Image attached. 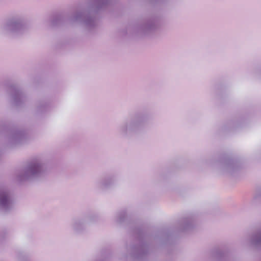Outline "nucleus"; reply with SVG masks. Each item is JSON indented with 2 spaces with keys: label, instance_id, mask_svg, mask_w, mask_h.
I'll return each mask as SVG.
<instances>
[{
  "label": "nucleus",
  "instance_id": "f257e3e1",
  "mask_svg": "<svg viewBox=\"0 0 261 261\" xmlns=\"http://www.w3.org/2000/svg\"><path fill=\"white\" fill-rule=\"evenodd\" d=\"M115 222L118 224H129L131 232L135 240L126 246L125 259L127 261H143L151 251L149 241L153 239L160 244H167L172 242L173 232L172 230L161 229L154 235L147 234L142 226L130 223L126 209L121 210L116 214Z\"/></svg>",
  "mask_w": 261,
  "mask_h": 261
},
{
  "label": "nucleus",
  "instance_id": "f03ea898",
  "mask_svg": "<svg viewBox=\"0 0 261 261\" xmlns=\"http://www.w3.org/2000/svg\"><path fill=\"white\" fill-rule=\"evenodd\" d=\"M110 2V0H90L68 17L62 14L53 16L50 20V24L58 27L69 22L77 23L90 32L94 31L98 27L99 13L107 8Z\"/></svg>",
  "mask_w": 261,
  "mask_h": 261
},
{
  "label": "nucleus",
  "instance_id": "7ed1b4c3",
  "mask_svg": "<svg viewBox=\"0 0 261 261\" xmlns=\"http://www.w3.org/2000/svg\"><path fill=\"white\" fill-rule=\"evenodd\" d=\"M49 171L47 163L40 158H34L29 161L17 174V179L20 182L36 181L43 179Z\"/></svg>",
  "mask_w": 261,
  "mask_h": 261
},
{
  "label": "nucleus",
  "instance_id": "20e7f679",
  "mask_svg": "<svg viewBox=\"0 0 261 261\" xmlns=\"http://www.w3.org/2000/svg\"><path fill=\"white\" fill-rule=\"evenodd\" d=\"M148 120V115L136 112L124 119L118 128L119 135L124 139H129L141 131Z\"/></svg>",
  "mask_w": 261,
  "mask_h": 261
},
{
  "label": "nucleus",
  "instance_id": "39448f33",
  "mask_svg": "<svg viewBox=\"0 0 261 261\" xmlns=\"http://www.w3.org/2000/svg\"><path fill=\"white\" fill-rule=\"evenodd\" d=\"M161 17L152 15L142 19L139 24L135 27V31L142 36H150L156 32L161 25Z\"/></svg>",
  "mask_w": 261,
  "mask_h": 261
},
{
  "label": "nucleus",
  "instance_id": "423d86ee",
  "mask_svg": "<svg viewBox=\"0 0 261 261\" xmlns=\"http://www.w3.org/2000/svg\"><path fill=\"white\" fill-rule=\"evenodd\" d=\"M218 164L220 171L223 174L231 176L235 175L242 168V163L240 160L233 158L228 154L221 155Z\"/></svg>",
  "mask_w": 261,
  "mask_h": 261
},
{
  "label": "nucleus",
  "instance_id": "0eeeda50",
  "mask_svg": "<svg viewBox=\"0 0 261 261\" xmlns=\"http://www.w3.org/2000/svg\"><path fill=\"white\" fill-rule=\"evenodd\" d=\"M28 28L26 20L22 16H15L8 20L3 27L5 33L12 35L22 34Z\"/></svg>",
  "mask_w": 261,
  "mask_h": 261
},
{
  "label": "nucleus",
  "instance_id": "6e6552de",
  "mask_svg": "<svg viewBox=\"0 0 261 261\" xmlns=\"http://www.w3.org/2000/svg\"><path fill=\"white\" fill-rule=\"evenodd\" d=\"M15 201L11 193L6 188H0V210L9 213L15 208Z\"/></svg>",
  "mask_w": 261,
  "mask_h": 261
},
{
  "label": "nucleus",
  "instance_id": "1a4fd4ad",
  "mask_svg": "<svg viewBox=\"0 0 261 261\" xmlns=\"http://www.w3.org/2000/svg\"><path fill=\"white\" fill-rule=\"evenodd\" d=\"M28 138V135L25 131L14 127L9 130L8 143L11 147H13L24 143Z\"/></svg>",
  "mask_w": 261,
  "mask_h": 261
},
{
  "label": "nucleus",
  "instance_id": "9d476101",
  "mask_svg": "<svg viewBox=\"0 0 261 261\" xmlns=\"http://www.w3.org/2000/svg\"><path fill=\"white\" fill-rule=\"evenodd\" d=\"M13 104L17 108L24 106L27 100V96L23 90L17 85H12L9 87Z\"/></svg>",
  "mask_w": 261,
  "mask_h": 261
},
{
  "label": "nucleus",
  "instance_id": "9b49d317",
  "mask_svg": "<svg viewBox=\"0 0 261 261\" xmlns=\"http://www.w3.org/2000/svg\"><path fill=\"white\" fill-rule=\"evenodd\" d=\"M196 218L193 214L187 215L178 220L176 231L184 232L190 230L195 226Z\"/></svg>",
  "mask_w": 261,
  "mask_h": 261
},
{
  "label": "nucleus",
  "instance_id": "f8f14e48",
  "mask_svg": "<svg viewBox=\"0 0 261 261\" xmlns=\"http://www.w3.org/2000/svg\"><path fill=\"white\" fill-rule=\"evenodd\" d=\"M50 101L47 98L38 100L33 110V114L36 117H42L49 112L51 110Z\"/></svg>",
  "mask_w": 261,
  "mask_h": 261
},
{
  "label": "nucleus",
  "instance_id": "ddd939ff",
  "mask_svg": "<svg viewBox=\"0 0 261 261\" xmlns=\"http://www.w3.org/2000/svg\"><path fill=\"white\" fill-rule=\"evenodd\" d=\"M116 181L114 175H109L101 177L95 183L96 189L99 191H104L111 188Z\"/></svg>",
  "mask_w": 261,
  "mask_h": 261
},
{
  "label": "nucleus",
  "instance_id": "4468645a",
  "mask_svg": "<svg viewBox=\"0 0 261 261\" xmlns=\"http://www.w3.org/2000/svg\"><path fill=\"white\" fill-rule=\"evenodd\" d=\"M70 227L74 233H83L87 230L86 219L84 217H73L71 221Z\"/></svg>",
  "mask_w": 261,
  "mask_h": 261
},
{
  "label": "nucleus",
  "instance_id": "2eb2a0df",
  "mask_svg": "<svg viewBox=\"0 0 261 261\" xmlns=\"http://www.w3.org/2000/svg\"><path fill=\"white\" fill-rule=\"evenodd\" d=\"M250 243L251 245L256 248L261 246V228L251 235Z\"/></svg>",
  "mask_w": 261,
  "mask_h": 261
},
{
  "label": "nucleus",
  "instance_id": "dca6fc26",
  "mask_svg": "<svg viewBox=\"0 0 261 261\" xmlns=\"http://www.w3.org/2000/svg\"><path fill=\"white\" fill-rule=\"evenodd\" d=\"M86 219V224H94L98 222L99 217L97 214L91 213L84 217Z\"/></svg>",
  "mask_w": 261,
  "mask_h": 261
},
{
  "label": "nucleus",
  "instance_id": "f3484780",
  "mask_svg": "<svg viewBox=\"0 0 261 261\" xmlns=\"http://www.w3.org/2000/svg\"><path fill=\"white\" fill-rule=\"evenodd\" d=\"M17 261H31L29 254L24 251H19L16 253Z\"/></svg>",
  "mask_w": 261,
  "mask_h": 261
},
{
  "label": "nucleus",
  "instance_id": "a211bd4d",
  "mask_svg": "<svg viewBox=\"0 0 261 261\" xmlns=\"http://www.w3.org/2000/svg\"><path fill=\"white\" fill-rule=\"evenodd\" d=\"M215 257L218 260L225 259L226 255L224 252L221 250L218 249L215 253Z\"/></svg>",
  "mask_w": 261,
  "mask_h": 261
},
{
  "label": "nucleus",
  "instance_id": "6ab92c4d",
  "mask_svg": "<svg viewBox=\"0 0 261 261\" xmlns=\"http://www.w3.org/2000/svg\"><path fill=\"white\" fill-rule=\"evenodd\" d=\"M255 197V198H259V195H256Z\"/></svg>",
  "mask_w": 261,
  "mask_h": 261
}]
</instances>
